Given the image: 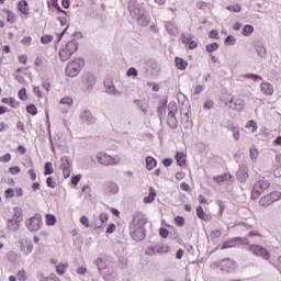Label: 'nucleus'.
Segmentation results:
<instances>
[{
    "label": "nucleus",
    "mask_w": 281,
    "mask_h": 281,
    "mask_svg": "<svg viewBox=\"0 0 281 281\" xmlns=\"http://www.w3.org/2000/svg\"><path fill=\"white\" fill-rule=\"evenodd\" d=\"M82 85L87 91H93L95 87V75L88 72L82 77Z\"/></svg>",
    "instance_id": "9"
},
{
    "label": "nucleus",
    "mask_w": 281,
    "mask_h": 281,
    "mask_svg": "<svg viewBox=\"0 0 281 281\" xmlns=\"http://www.w3.org/2000/svg\"><path fill=\"white\" fill-rule=\"evenodd\" d=\"M259 256L263 258V260H269L271 258V254H269V250L267 248L261 246V249L259 251Z\"/></svg>",
    "instance_id": "37"
},
{
    "label": "nucleus",
    "mask_w": 281,
    "mask_h": 281,
    "mask_svg": "<svg viewBox=\"0 0 281 281\" xmlns=\"http://www.w3.org/2000/svg\"><path fill=\"white\" fill-rule=\"evenodd\" d=\"M134 104L142 111L143 115H148V103L146 101L134 100Z\"/></svg>",
    "instance_id": "17"
},
{
    "label": "nucleus",
    "mask_w": 281,
    "mask_h": 281,
    "mask_svg": "<svg viewBox=\"0 0 281 281\" xmlns=\"http://www.w3.org/2000/svg\"><path fill=\"white\" fill-rule=\"evenodd\" d=\"M235 243H238L239 245H249V238L247 237H234L231 241H225L222 246V249H229L234 247Z\"/></svg>",
    "instance_id": "11"
},
{
    "label": "nucleus",
    "mask_w": 281,
    "mask_h": 281,
    "mask_svg": "<svg viewBox=\"0 0 281 281\" xmlns=\"http://www.w3.org/2000/svg\"><path fill=\"white\" fill-rule=\"evenodd\" d=\"M44 175H54V167L52 166V162H46L44 165Z\"/></svg>",
    "instance_id": "41"
},
{
    "label": "nucleus",
    "mask_w": 281,
    "mask_h": 281,
    "mask_svg": "<svg viewBox=\"0 0 281 281\" xmlns=\"http://www.w3.org/2000/svg\"><path fill=\"white\" fill-rule=\"evenodd\" d=\"M227 177L231 180L232 179V175H224V176H217L214 178V181H216V183H223L224 181H227Z\"/></svg>",
    "instance_id": "43"
},
{
    "label": "nucleus",
    "mask_w": 281,
    "mask_h": 281,
    "mask_svg": "<svg viewBox=\"0 0 281 281\" xmlns=\"http://www.w3.org/2000/svg\"><path fill=\"white\" fill-rule=\"evenodd\" d=\"M71 56H74V53L69 52L67 48L59 49V58L63 63H67Z\"/></svg>",
    "instance_id": "19"
},
{
    "label": "nucleus",
    "mask_w": 281,
    "mask_h": 281,
    "mask_svg": "<svg viewBox=\"0 0 281 281\" xmlns=\"http://www.w3.org/2000/svg\"><path fill=\"white\" fill-rule=\"evenodd\" d=\"M9 172L11 175H19V172H21V168L19 166L10 167Z\"/></svg>",
    "instance_id": "60"
},
{
    "label": "nucleus",
    "mask_w": 281,
    "mask_h": 281,
    "mask_svg": "<svg viewBox=\"0 0 281 281\" xmlns=\"http://www.w3.org/2000/svg\"><path fill=\"white\" fill-rule=\"evenodd\" d=\"M205 49L209 54H212V52H216L218 49V43L207 44Z\"/></svg>",
    "instance_id": "42"
},
{
    "label": "nucleus",
    "mask_w": 281,
    "mask_h": 281,
    "mask_svg": "<svg viewBox=\"0 0 281 281\" xmlns=\"http://www.w3.org/2000/svg\"><path fill=\"white\" fill-rule=\"evenodd\" d=\"M271 183L267 181L265 178L259 179L252 187L251 199H259L260 194L266 190H269Z\"/></svg>",
    "instance_id": "4"
},
{
    "label": "nucleus",
    "mask_w": 281,
    "mask_h": 281,
    "mask_svg": "<svg viewBox=\"0 0 281 281\" xmlns=\"http://www.w3.org/2000/svg\"><path fill=\"white\" fill-rule=\"evenodd\" d=\"M268 194H269L270 199L272 200V203H276V201H280V199H281V192H279V191H272Z\"/></svg>",
    "instance_id": "40"
},
{
    "label": "nucleus",
    "mask_w": 281,
    "mask_h": 281,
    "mask_svg": "<svg viewBox=\"0 0 281 281\" xmlns=\"http://www.w3.org/2000/svg\"><path fill=\"white\" fill-rule=\"evenodd\" d=\"M94 262L99 269V273H102V271H104V269H106V262H104V260L102 258H98Z\"/></svg>",
    "instance_id": "33"
},
{
    "label": "nucleus",
    "mask_w": 281,
    "mask_h": 281,
    "mask_svg": "<svg viewBox=\"0 0 281 281\" xmlns=\"http://www.w3.org/2000/svg\"><path fill=\"white\" fill-rule=\"evenodd\" d=\"M273 203V201L271 200V195L267 194L263 198L260 199L259 204L262 207H269V205H271Z\"/></svg>",
    "instance_id": "26"
},
{
    "label": "nucleus",
    "mask_w": 281,
    "mask_h": 281,
    "mask_svg": "<svg viewBox=\"0 0 281 281\" xmlns=\"http://www.w3.org/2000/svg\"><path fill=\"white\" fill-rule=\"evenodd\" d=\"M104 87L105 93H108L109 95H117L119 98L120 95H122V92L115 89V85H113V82H105Z\"/></svg>",
    "instance_id": "15"
},
{
    "label": "nucleus",
    "mask_w": 281,
    "mask_h": 281,
    "mask_svg": "<svg viewBox=\"0 0 281 281\" xmlns=\"http://www.w3.org/2000/svg\"><path fill=\"white\" fill-rule=\"evenodd\" d=\"M159 234H160L161 238H168V234H170V232L168 231V228L161 227L159 229Z\"/></svg>",
    "instance_id": "59"
},
{
    "label": "nucleus",
    "mask_w": 281,
    "mask_h": 281,
    "mask_svg": "<svg viewBox=\"0 0 281 281\" xmlns=\"http://www.w3.org/2000/svg\"><path fill=\"white\" fill-rule=\"evenodd\" d=\"M19 10L22 14H30V8H27V1L22 0L19 2Z\"/></svg>",
    "instance_id": "30"
},
{
    "label": "nucleus",
    "mask_w": 281,
    "mask_h": 281,
    "mask_svg": "<svg viewBox=\"0 0 281 281\" xmlns=\"http://www.w3.org/2000/svg\"><path fill=\"white\" fill-rule=\"evenodd\" d=\"M137 70L134 68V67H132V68H130L127 71H126V76H128V77H131V76H133V78H137Z\"/></svg>",
    "instance_id": "56"
},
{
    "label": "nucleus",
    "mask_w": 281,
    "mask_h": 281,
    "mask_svg": "<svg viewBox=\"0 0 281 281\" xmlns=\"http://www.w3.org/2000/svg\"><path fill=\"white\" fill-rule=\"evenodd\" d=\"M168 111L167 124L169 128H177V126H179V121H177V112L179 111V106H177V102H169Z\"/></svg>",
    "instance_id": "2"
},
{
    "label": "nucleus",
    "mask_w": 281,
    "mask_h": 281,
    "mask_svg": "<svg viewBox=\"0 0 281 281\" xmlns=\"http://www.w3.org/2000/svg\"><path fill=\"white\" fill-rule=\"evenodd\" d=\"M156 249L158 254H168L170 251V247L164 244H157Z\"/></svg>",
    "instance_id": "34"
},
{
    "label": "nucleus",
    "mask_w": 281,
    "mask_h": 281,
    "mask_svg": "<svg viewBox=\"0 0 281 281\" xmlns=\"http://www.w3.org/2000/svg\"><path fill=\"white\" fill-rule=\"evenodd\" d=\"M46 184L48 188H53V189L56 188V181H54V178H52V177H48L46 179Z\"/></svg>",
    "instance_id": "55"
},
{
    "label": "nucleus",
    "mask_w": 281,
    "mask_h": 281,
    "mask_svg": "<svg viewBox=\"0 0 281 281\" xmlns=\"http://www.w3.org/2000/svg\"><path fill=\"white\" fill-rule=\"evenodd\" d=\"M59 104H67L68 106H71V104H74V99L65 97L60 99Z\"/></svg>",
    "instance_id": "48"
},
{
    "label": "nucleus",
    "mask_w": 281,
    "mask_h": 281,
    "mask_svg": "<svg viewBox=\"0 0 281 281\" xmlns=\"http://www.w3.org/2000/svg\"><path fill=\"white\" fill-rule=\"evenodd\" d=\"M261 248H262V246H260V245H250L249 251H251V254H254V256H260Z\"/></svg>",
    "instance_id": "38"
},
{
    "label": "nucleus",
    "mask_w": 281,
    "mask_h": 281,
    "mask_svg": "<svg viewBox=\"0 0 281 281\" xmlns=\"http://www.w3.org/2000/svg\"><path fill=\"white\" fill-rule=\"evenodd\" d=\"M146 256H157V245H149L147 249L145 250Z\"/></svg>",
    "instance_id": "31"
},
{
    "label": "nucleus",
    "mask_w": 281,
    "mask_h": 281,
    "mask_svg": "<svg viewBox=\"0 0 281 281\" xmlns=\"http://www.w3.org/2000/svg\"><path fill=\"white\" fill-rule=\"evenodd\" d=\"M85 67V60L82 59H75L67 64L66 67V76H69V78H76L78 74H80V69Z\"/></svg>",
    "instance_id": "3"
},
{
    "label": "nucleus",
    "mask_w": 281,
    "mask_h": 281,
    "mask_svg": "<svg viewBox=\"0 0 281 281\" xmlns=\"http://www.w3.org/2000/svg\"><path fill=\"white\" fill-rule=\"evenodd\" d=\"M19 98L20 100H27V90H25V88H22L20 91H19Z\"/></svg>",
    "instance_id": "52"
},
{
    "label": "nucleus",
    "mask_w": 281,
    "mask_h": 281,
    "mask_svg": "<svg viewBox=\"0 0 281 281\" xmlns=\"http://www.w3.org/2000/svg\"><path fill=\"white\" fill-rule=\"evenodd\" d=\"M60 161V169L71 168V158H69V156L61 157Z\"/></svg>",
    "instance_id": "27"
},
{
    "label": "nucleus",
    "mask_w": 281,
    "mask_h": 281,
    "mask_svg": "<svg viewBox=\"0 0 281 281\" xmlns=\"http://www.w3.org/2000/svg\"><path fill=\"white\" fill-rule=\"evenodd\" d=\"M98 221L99 223L93 225L94 229H104V224L109 221V215L106 213H101Z\"/></svg>",
    "instance_id": "16"
},
{
    "label": "nucleus",
    "mask_w": 281,
    "mask_h": 281,
    "mask_svg": "<svg viewBox=\"0 0 281 281\" xmlns=\"http://www.w3.org/2000/svg\"><path fill=\"white\" fill-rule=\"evenodd\" d=\"M4 194H5L7 199H14V189H12V188L7 189Z\"/></svg>",
    "instance_id": "58"
},
{
    "label": "nucleus",
    "mask_w": 281,
    "mask_h": 281,
    "mask_svg": "<svg viewBox=\"0 0 281 281\" xmlns=\"http://www.w3.org/2000/svg\"><path fill=\"white\" fill-rule=\"evenodd\" d=\"M241 34H243L244 36H251V34H254V26L250 25V24H246V25L243 27Z\"/></svg>",
    "instance_id": "32"
},
{
    "label": "nucleus",
    "mask_w": 281,
    "mask_h": 281,
    "mask_svg": "<svg viewBox=\"0 0 281 281\" xmlns=\"http://www.w3.org/2000/svg\"><path fill=\"white\" fill-rule=\"evenodd\" d=\"M26 112L30 113V115H36L38 113V109H36L35 104H30L26 106Z\"/></svg>",
    "instance_id": "44"
},
{
    "label": "nucleus",
    "mask_w": 281,
    "mask_h": 281,
    "mask_svg": "<svg viewBox=\"0 0 281 281\" xmlns=\"http://www.w3.org/2000/svg\"><path fill=\"white\" fill-rule=\"evenodd\" d=\"M82 179V176L81 175H77V176H74L71 178V184L72 186H78V183H80V180Z\"/></svg>",
    "instance_id": "53"
},
{
    "label": "nucleus",
    "mask_w": 281,
    "mask_h": 281,
    "mask_svg": "<svg viewBox=\"0 0 281 281\" xmlns=\"http://www.w3.org/2000/svg\"><path fill=\"white\" fill-rule=\"evenodd\" d=\"M127 8L130 10L132 19L136 20L142 15L143 12L146 11V9L139 5V3H137L135 0L130 1Z\"/></svg>",
    "instance_id": "7"
},
{
    "label": "nucleus",
    "mask_w": 281,
    "mask_h": 281,
    "mask_svg": "<svg viewBox=\"0 0 281 281\" xmlns=\"http://www.w3.org/2000/svg\"><path fill=\"white\" fill-rule=\"evenodd\" d=\"M157 166V160L154 157H146V168L147 170H153Z\"/></svg>",
    "instance_id": "28"
},
{
    "label": "nucleus",
    "mask_w": 281,
    "mask_h": 281,
    "mask_svg": "<svg viewBox=\"0 0 281 281\" xmlns=\"http://www.w3.org/2000/svg\"><path fill=\"white\" fill-rule=\"evenodd\" d=\"M106 188L110 194H117V192H120V187L115 182H109Z\"/></svg>",
    "instance_id": "25"
},
{
    "label": "nucleus",
    "mask_w": 281,
    "mask_h": 281,
    "mask_svg": "<svg viewBox=\"0 0 281 281\" xmlns=\"http://www.w3.org/2000/svg\"><path fill=\"white\" fill-rule=\"evenodd\" d=\"M262 93L266 95H273V85L269 82H262L260 85Z\"/></svg>",
    "instance_id": "20"
},
{
    "label": "nucleus",
    "mask_w": 281,
    "mask_h": 281,
    "mask_svg": "<svg viewBox=\"0 0 281 281\" xmlns=\"http://www.w3.org/2000/svg\"><path fill=\"white\" fill-rule=\"evenodd\" d=\"M167 104H168V103H167V101H166L162 105L158 106L157 113H158L159 120L166 117V105H167Z\"/></svg>",
    "instance_id": "35"
},
{
    "label": "nucleus",
    "mask_w": 281,
    "mask_h": 281,
    "mask_svg": "<svg viewBox=\"0 0 281 281\" xmlns=\"http://www.w3.org/2000/svg\"><path fill=\"white\" fill-rule=\"evenodd\" d=\"M136 21H138V25H142L143 27H146L148 23H150V20L148 19V14L145 12L140 13L138 18H136Z\"/></svg>",
    "instance_id": "21"
},
{
    "label": "nucleus",
    "mask_w": 281,
    "mask_h": 281,
    "mask_svg": "<svg viewBox=\"0 0 281 281\" xmlns=\"http://www.w3.org/2000/svg\"><path fill=\"white\" fill-rule=\"evenodd\" d=\"M203 89H205L202 85H198L194 88V95H199L200 93H203Z\"/></svg>",
    "instance_id": "62"
},
{
    "label": "nucleus",
    "mask_w": 281,
    "mask_h": 281,
    "mask_svg": "<svg viewBox=\"0 0 281 281\" xmlns=\"http://www.w3.org/2000/svg\"><path fill=\"white\" fill-rule=\"evenodd\" d=\"M79 117L82 124H95V116L89 110L81 112Z\"/></svg>",
    "instance_id": "13"
},
{
    "label": "nucleus",
    "mask_w": 281,
    "mask_h": 281,
    "mask_svg": "<svg viewBox=\"0 0 281 281\" xmlns=\"http://www.w3.org/2000/svg\"><path fill=\"white\" fill-rule=\"evenodd\" d=\"M21 223H23L22 215H14L7 222V227L10 232H19L21 229Z\"/></svg>",
    "instance_id": "8"
},
{
    "label": "nucleus",
    "mask_w": 281,
    "mask_h": 281,
    "mask_svg": "<svg viewBox=\"0 0 281 281\" xmlns=\"http://www.w3.org/2000/svg\"><path fill=\"white\" fill-rule=\"evenodd\" d=\"M146 223H148V218L142 215L134 217L132 224L130 225V234L133 240H136V243H142V240L146 238Z\"/></svg>",
    "instance_id": "1"
},
{
    "label": "nucleus",
    "mask_w": 281,
    "mask_h": 281,
    "mask_svg": "<svg viewBox=\"0 0 281 281\" xmlns=\"http://www.w3.org/2000/svg\"><path fill=\"white\" fill-rule=\"evenodd\" d=\"M181 41L184 45H189L190 42L192 41V35L186 36V34L181 35Z\"/></svg>",
    "instance_id": "54"
},
{
    "label": "nucleus",
    "mask_w": 281,
    "mask_h": 281,
    "mask_svg": "<svg viewBox=\"0 0 281 281\" xmlns=\"http://www.w3.org/2000/svg\"><path fill=\"white\" fill-rule=\"evenodd\" d=\"M18 280L25 281V271L21 270L18 272Z\"/></svg>",
    "instance_id": "64"
},
{
    "label": "nucleus",
    "mask_w": 281,
    "mask_h": 281,
    "mask_svg": "<svg viewBox=\"0 0 281 281\" xmlns=\"http://www.w3.org/2000/svg\"><path fill=\"white\" fill-rule=\"evenodd\" d=\"M52 41H54L53 35H44L41 37V43H43V45H47V43H52Z\"/></svg>",
    "instance_id": "47"
},
{
    "label": "nucleus",
    "mask_w": 281,
    "mask_h": 281,
    "mask_svg": "<svg viewBox=\"0 0 281 281\" xmlns=\"http://www.w3.org/2000/svg\"><path fill=\"white\" fill-rule=\"evenodd\" d=\"M98 161L99 164H102V166H111L113 164H117L115 158H112L109 154H99Z\"/></svg>",
    "instance_id": "14"
},
{
    "label": "nucleus",
    "mask_w": 281,
    "mask_h": 281,
    "mask_svg": "<svg viewBox=\"0 0 281 281\" xmlns=\"http://www.w3.org/2000/svg\"><path fill=\"white\" fill-rule=\"evenodd\" d=\"M226 10H228L229 12H241L243 7H240V4H233V5L226 7Z\"/></svg>",
    "instance_id": "45"
},
{
    "label": "nucleus",
    "mask_w": 281,
    "mask_h": 281,
    "mask_svg": "<svg viewBox=\"0 0 281 281\" xmlns=\"http://www.w3.org/2000/svg\"><path fill=\"white\" fill-rule=\"evenodd\" d=\"M236 178L238 181H240V183H245L249 179V168H247V165H239V169L236 172Z\"/></svg>",
    "instance_id": "10"
},
{
    "label": "nucleus",
    "mask_w": 281,
    "mask_h": 281,
    "mask_svg": "<svg viewBox=\"0 0 281 281\" xmlns=\"http://www.w3.org/2000/svg\"><path fill=\"white\" fill-rule=\"evenodd\" d=\"M26 227L29 232H38L43 227V220L41 214H35L33 217L26 221Z\"/></svg>",
    "instance_id": "5"
},
{
    "label": "nucleus",
    "mask_w": 281,
    "mask_h": 281,
    "mask_svg": "<svg viewBox=\"0 0 281 281\" xmlns=\"http://www.w3.org/2000/svg\"><path fill=\"white\" fill-rule=\"evenodd\" d=\"M217 267L221 271H224V273H232V271L236 270V261L229 258H224L218 261Z\"/></svg>",
    "instance_id": "6"
},
{
    "label": "nucleus",
    "mask_w": 281,
    "mask_h": 281,
    "mask_svg": "<svg viewBox=\"0 0 281 281\" xmlns=\"http://www.w3.org/2000/svg\"><path fill=\"white\" fill-rule=\"evenodd\" d=\"M175 223L178 225V227H183V225H186V218L178 215L175 217Z\"/></svg>",
    "instance_id": "46"
},
{
    "label": "nucleus",
    "mask_w": 281,
    "mask_h": 281,
    "mask_svg": "<svg viewBox=\"0 0 281 281\" xmlns=\"http://www.w3.org/2000/svg\"><path fill=\"white\" fill-rule=\"evenodd\" d=\"M176 161H177L178 166L182 167L186 164V155H183V153H177Z\"/></svg>",
    "instance_id": "36"
},
{
    "label": "nucleus",
    "mask_w": 281,
    "mask_h": 281,
    "mask_svg": "<svg viewBox=\"0 0 281 281\" xmlns=\"http://www.w3.org/2000/svg\"><path fill=\"white\" fill-rule=\"evenodd\" d=\"M65 48H67V50L71 54H76V52H78V43L76 40H71L69 42H67Z\"/></svg>",
    "instance_id": "22"
},
{
    "label": "nucleus",
    "mask_w": 281,
    "mask_h": 281,
    "mask_svg": "<svg viewBox=\"0 0 281 281\" xmlns=\"http://www.w3.org/2000/svg\"><path fill=\"white\" fill-rule=\"evenodd\" d=\"M246 128H252V133H256V131H258V125L254 121H248Z\"/></svg>",
    "instance_id": "50"
},
{
    "label": "nucleus",
    "mask_w": 281,
    "mask_h": 281,
    "mask_svg": "<svg viewBox=\"0 0 281 281\" xmlns=\"http://www.w3.org/2000/svg\"><path fill=\"white\" fill-rule=\"evenodd\" d=\"M172 27H173V24H172V23L168 22V23L166 24V30H167V32H168L169 34H171L172 36H175V31L172 30Z\"/></svg>",
    "instance_id": "63"
},
{
    "label": "nucleus",
    "mask_w": 281,
    "mask_h": 281,
    "mask_svg": "<svg viewBox=\"0 0 281 281\" xmlns=\"http://www.w3.org/2000/svg\"><path fill=\"white\" fill-rule=\"evenodd\" d=\"M156 196H157V191H155V189L150 187L148 196L144 198V203H153Z\"/></svg>",
    "instance_id": "24"
},
{
    "label": "nucleus",
    "mask_w": 281,
    "mask_h": 281,
    "mask_svg": "<svg viewBox=\"0 0 281 281\" xmlns=\"http://www.w3.org/2000/svg\"><path fill=\"white\" fill-rule=\"evenodd\" d=\"M225 127H226L228 131H232V132L238 128L236 125H234V123H233L232 121L226 122Z\"/></svg>",
    "instance_id": "61"
},
{
    "label": "nucleus",
    "mask_w": 281,
    "mask_h": 281,
    "mask_svg": "<svg viewBox=\"0 0 281 281\" xmlns=\"http://www.w3.org/2000/svg\"><path fill=\"white\" fill-rule=\"evenodd\" d=\"M196 216L201 221H206V222L210 221V215L205 214V212L203 211V206L201 205L196 207Z\"/></svg>",
    "instance_id": "23"
},
{
    "label": "nucleus",
    "mask_w": 281,
    "mask_h": 281,
    "mask_svg": "<svg viewBox=\"0 0 281 281\" xmlns=\"http://www.w3.org/2000/svg\"><path fill=\"white\" fill-rule=\"evenodd\" d=\"M250 159H258V149L256 147H250Z\"/></svg>",
    "instance_id": "57"
},
{
    "label": "nucleus",
    "mask_w": 281,
    "mask_h": 281,
    "mask_svg": "<svg viewBox=\"0 0 281 281\" xmlns=\"http://www.w3.org/2000/svg\"><path fill=\"white\" fill-rule=\"evenodd\" d=\"M46 224L49 226L56 225V216L54 214H46Z\"/></svg>",
    "instance_id": "39"
},
{
    "label": "nucleus",
    "mask_w": 281,
    "mask_h": 281,
    "mask_svg": "<svg viewBox=\"0 0 281 281\" xmlns=\"http://www.w3.org/2000/svg\"><path fill=\"white\" fill-rule=\"evenodd\" d=\"M224 43H225L226 45H236V37H234L233 35H228V36L225 38Z\"/></svg>",
    "instance_id": "49"
},
{
    "label": "nucleus",
    "mask_w": 281,
    "mask_h": 281,
    "mask_svg": "<svg viewBox=\"0 0 281 281\" xmlns=\"http://www.w3.org/2000/svg\"><path fill=\"white\" fill-rule=\"evenodd\" d=\"M80 223L81 225H85V227L87 228L91 227V224H89V217H87L86 215H82L80 217Z\"/></svg>",
    "instance_id": "51"
},
{
    "label": "nucleus",
    "mask_w": 281,
    "mask_h": 281,
    "mask_svg": "<svg viewBox=\"0 0 281 281\" xmlns=\"http://www.w3.org/2000/svg\"><path fill=\"white\" fill-rule=\"evenodd\" d=\"M255 49L260 58H267V48L260 42L256 43Z\"/></svg>",
    "instance_id": "18"
},
{
    "label": "nucleus",
    "mask_w": 281,
    "mask_h": 281,
    "mask_svg": "<svg viewBox=\"0 0 281 281\" xmlns=\"http://www.w3.org/2000/svg\"><path fill=\"white\" fill-rule=\"evenodd\" d=\"M225 104L226 106H228V109H233V111H243V109H245V102L243 101V99L232 98Z\"/></svg>",
    "instance_id": "12"
},
{
    "label": "nucleus",
    "mask_w": 281,
    "mask_h": 281,
    "mask_svg": "<svg viewBox=\"0 0 281 281\" xmlns=\"http://www.w3.org/2000/svg\"><path fill=\"white\" fill-rule=\"evenodd\" d=\"M176 67L183 71L188 67V61L183 60L182 58L176 57Z\"/></svg>",
    "instance_id": "29"
}]
</instances>
